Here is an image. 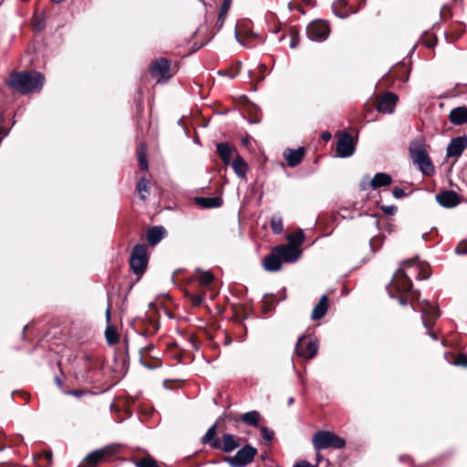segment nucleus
I'll return each instance as SVG.
<instances>
[{"label":"nucleus","mask_w":467,"mask_h":467,"mask_svg":"<svg viewBox=\"0 0 467 467\" xmlns=\"http://www.w3.org/2000/svg\"><path fill=\"white\" fill-rule=\"evenodd\" d=\"M44 83V75L36 71L15 72L10 75L7 81L9 87L23 95L39 92Z\"/></svg>","instance_id":"f257e3e1"},{"label":"nucleus","mask_w":467,"mask_h":467,"mask_svg":"<svg viewBox=\"0 0 467 467\" xmlns=\"http://www.w3.org/2000/svg\"><path fill=\"white\" fill-rule=\"evenodd\" d=\"M294 467H317V465H313L306 461H300L296 462Z\"/></svg>","instance_id":"c03bdc74"},{"label":"nucleus","mask_w":467,"mask_h":467,"mask_svg":"<svg viewBox=\"0 0 467 467\" xmlns=\"http://www.w3.org/2000/svg\"><path fill=\"white\" fill-rule=\"evenodd\" d=\"M449 120L455 126L467 124V107L460 106L452 109L449 114Z\"/></svg>","instance_id":"dca6fc26"},{"label":"nucleus","mask_w":467,"mask_h":467,"mask_svg":"<svg viewBox=\"0 0 467 467\" xmlns=\"http://www.w3.org/2000/svg\"><path fill=\"white\" fill-rule=\"evenodd\" d=\"M57 383L59 386H61V384H62L59 379H57Z\"/></svg>","instance_id":"052dcab7"},{"label":"nucleus","mask_w":467,"mask_h":467,"mask_svg":"<svg viewBox=\"0 0 467 467\" xmlns=\"http://www.w3.org/2000/svg\"><path fill=\"white\" fill-rule=\"evenodd\" d=\"M400 305H402V306L407 305V301H406L405 299H403L402 297H400Z\"/></svg>","instance_id":"5fc2aeb1"},{"label":"nucleus","mask_w":467,"mask_h":467,"mask_svg":"<svg viewBox=\"0 0 467 467\" xmlns=\"http://www.w3.org/2000/svg\"><path fill=\"white\" fill-rule=\"evenodd\" d=\"M64 0H52V2L56 3V4H59L61 2H63Z\"/></svg>","instance_id":"4d7b16f0"},{"label":"nucleus","mask_w":467,"mask_h":467,"mask_svg":"<svg viewBox=\"0 0 467 467\" xmlns=\"http://www.w3.org/2000/svg\"><path fill=\"white\" fill-rule=\"evenodd\" d=\"M392 180L389 175L383 172L376 173L375 176L369 181V186L376 190L382 186H387L391 183Z\"/></svg>","instance_id":"5701e85b"},{"label":"nucleus","mask_w":467,"mask_h":467,"mask_svg":"<svg viewBox=\"0 0 467 467\" xmlns=\"http://www.w3.org/2000/svg\"><path fill=\"white\" fill-rule=\"evenodd\" d=\"M467 149V136L453 138L447 146V158H459Z\"/></svg>","instance_id":"f8f14e48"},{"label":"nucleus","mask_w":467,"mask_h":467,"mask_svg":"<svg viewBox=\"0 0 467 467\" xmlns=\"http://www.w3.org/2000/svg\"><path fill=\"white\" fill-rule=\"evenodd\" d=\"M403 194H404L403 190H402V189H400V188H395V189L393 190V195H394V197H396V198H400V197H402V196H403Z\"/></svg>","instance_id":"de8ad7c7"},{"label":"nucleus","mask_w":467,"mask_h":467,"mask_svg":"<svg viewBox=\"0 0 467 467\" xmlns=\"http://www.w3.org/2000/svg\"><path fill=\"white\" fill-rule=\"evenodd\" d=\"M389 285L392 289L403 294L410 292L412 288L411 281L402 269L395 272Z\"/></svg>","instance_id":"9d476101"},{"label":"nucleus","mask_w":467,"mask_h":467,"mask_svg":"<svg viewBox=\"0 0 467 467\" xmlns=\"http://www.w3.org/2000/svg\"><path fill=\"white\" fill-rule=\"evenodd\" d=\"M70 393L75 395V396H78L79 395L78 391H71Z\"/></svg>","instance_id":"bf43d9fd"},{"label":"nucleus","mask_w":467,"mask_h":467,"mask_svg":"<svg viewBox=\"0 0 467 467\" xmlns=\"http://www.w3.org/2000/svg\"><path fill=\"white\" fill-rule=\"evenodd\" d=\"M436 200L443 207L451 208L458 204V195L452 191H446L437 194Z\"/></svg>","instance_id":"a211bd4d"},{"label":"nucleus","mask_w":467,"mask_h":467,"mask_svg":"<svg viewBox=\"0 0 467 467\" xmlns=\"http://www.w3.org/2000/svg\"><path fill=\"white\" fill-rule=\"evenodd\" d=\"M148 183L149 182L145 178H141L138 182L137 189L141 200H145L149 192Z\"/></svg>","instance_id":"473e14b6"},{"label":"nucleus","mask_w":467,"mask_h":467,"mask_svg":"<svg viewBox=\"0 0 467 467\" xmlns=\"http://www.w3.org/2000/svg\"><path fill=\"white\" fill-rule=\"evenodd\" d=\"M404 266L405 267H409V268H413L414 267V263L411 260L406 261V262H404Z\"/></svg>","instance_id":"603ef678"},{"label":"nucleus","mask_w":467,"mask_h":467,"mask_svg":"<svg viewBox=\"0 0 467 467\" xmlns=\"http://www.w3.org/2000/svg\"><path fill=\"white\" fill-rule=\"evenodd\" d=\"M263 265L265 269L270 272L278 271L281 268L282 261L275 249L265 256Z\"/></svg>","instance_id":"6ab92c4d"},{"label":"nucleus","mask_w":467,"mask_h":467,"mask_svg":"<svg viewBox=\"0 0 467 467\" xmlns=\"http://www.w3.org/2000/svg\"><path fill=\"white\" fill-rule=\"evenodd\" d=\"M106 317H107V319L109 320V317H110V310H109V308H108L107 311H106Z\"/></svg>","instance_id":"6e6d98bb"},{"label":"nucleus","mask_w":467,"mask_h":467,"mask_svg":"<svg viewBox=\"0 0 467 467\" xmlns=\"http://www.w3.org/2000/svg\"><path fill=\"white\" fill-rule=\"evenodd\" d=\"M428 277V274H425L421 278L424 279V278H427Z\"/></svg>","instance_id":"680f3d73"},{"label":"nucleus","mask_w":467,"mask_h":467,"mask_svg":"<svg viewBox=\"0 0 467 467\" xmlns=\"http://www.w3.org/2000/svg\"><path fill=\"white\" fill-rule=\"evenodd\" d=\"M256 451L255 448L250 445H245L240 449L234 456L228 457L225 461L231 467H245L248 463L253 462Z\"/></svg>","instance_id":"6e6552de"},{"label":"nucleus","mask_w":467,"mask_h":467,"mask_svg":"<svg viewBox=\"0 0 467 467\" xmlns=\"http://www.w3.org/2000/svg\"><path fill=\"white\" fill-rule=\"evenodd\" d=\"M138 159L140 168L143 171L148 170V162L146 158V150L143 148V145L140 144V150L138 151Z\"/></svg>","instance_id":"2f4dec72"},{"label":"nucleus","mask_w":467,"mask_h":467,"mask_svg":"<svg viewBox=\"0 0 467 467\" xmlns=\"http://www.w3.org/2000/svg\"><path fill=\"white\" fill-rule=\"evenodd\" d=\"M456 253L457 254H466L467 253V247L466 246H463V247L458 246L456 248Z\"/></svg>","instance_id":"09e8293b"},{"label":"nucleus","mask_w":467,"mask_h":467,"mask_svg":"<svg viewBox=\"0 0 467 467\" xmlns=\"http://www.w3.org/2000/svg\"><path fill=\"white\" fill-rule=\"evenodd\" d=\"M147 248L145 244H136L130 258V265L132 271L137 274H142L147 266Z\"/></svg>","instance_id":"20e7f679"},{"label":"nucleus","mask_w":467,"mask_h":467,"mask_svg":"<svg viewBox=\"0 0 467 467\" xmlns=\"http://www.w3.org/2000/svg\"><path fill=\"white\" fill-rule=\"evenodd\" d=\"M271 228L275 234H280L283 231V221L280 216H274L271 220Z\"/></svg>","instance_id":"c9c22d12"},{"label":"nucleus","mask_w":467,"mask_h":467,"mask_svg":"<svg viewBox=\"0 0 467 467\" xmlns=\"http://www.w3.org/2000/svg\"><path fill=\"white\" fill-rule=\"evenodd\" d=\"M410 157L424 175L431 176L434 173V166L424 148L421 146L410 148Z\"/></svg>","instance_id":"7ed1b4c3"},{"label":"nucleus","mask_w":467,"mask_h":467,"mask_svg":"<svg viewBox=\"0 0 467 467\" xmlns=\"http://www.w3.org/2000/svg\"><path fill=\"white\" fill-rule=\"evenodd\" d=\"M304 155L305 150L302 147H299L296 150L286 149L284 152V157L290 167L297 166L301 162Z\"/></svg>","instance_id":"f3484780"},{"label":"nucleus","mask_w":467,"mask_h":467,"mask_svg":"<svg viewBox=\"0 0 467 467\" xmlns=\"http://www.w3.org/2000/svg\"><path fill=\"white\" fill-rule=\"evenodd\" d=\"M217 152L225 165L230 164L232 149L226 143L217 144Z\"/></svg>","instance_id":"bb28decb"},{"label":"nucleus","mask_w":467,"mask_h":467,"mask_svg":"<svg viewBox=\"0 0 467 467\" xmlns=\"http://www.w3.org/2000/svg\"><path fill=\"white\" fill-rule=\"evenodd\" d=\"M369 181L370 179L368 177H366L362 180L360 183V189L362 191H366L368 189V186H369Z\"/></svg>","instance_id":"a18cd8bd"},{"label":"nucleus","mask_w":467,"mask_h":467,"mask_svg":"<svg viewBox=\"0 0 467 467\" xmlns=\"http://www.w3.org/2000/svg\"><path fill=\"white\" fill-rule=\"evenodd\" d=\"M215 434H216V424H213L208 429L205 435L202 438V443L210 442L212 440L214 439Z\"/></svg>","instance_id":"4c0bfd02"},{"label":"nucleus","mask_w":467,"mask_h":467,"mask_svg":"<svg viewBox=\"0 0 467 467\" xmlns=\"http://www.w3.org/2000/svg\"><path fill=\"white\" fill-rule=\"evenodd\" d=\"M259 68L262 72H264L266 69V66L265 64H260Z\"/></svg>","instance_id":"864d4df0"},{"label":"nucleus","mask_w":467,"mask_h":467,"mask_svg":"<svg viewBox=\"0 0 467 467\" xmlns=\"http://www.w3.org/2000/svg\"><path fill=\"white\" fill-rule=\"evenodd\" d=\"M289 35L291 37L289 46L291 48H296L299 45L298 32L296 28H290Z\"/></svg>","instance_id":"58836bf2"},{"label":"nucleus","mask_w":467,"mask_h":467,"mask_svg":"<svg viewBox=\"0 0 467 467\" xmlns=\"http://www.w3.org/2000/svg\"><path fill=\"white\" fill-rule=\"evenodd\" d=\"M321 137L324 140L328 141L331 139V134L326 131L322 133Z\"/></svg>","instance_id":"8fccbe9b"},{"label":"nucleus","mask_w":467,"mask_h":467,"mask_svg":"<svg viewBox=\"0 0 467 467\" xmlns=\"http://www.w3.org/2000/svg\"><path fill=\"white\" fill-rule=\"evenodd\" d=\"M232 167L237 176L244 178L247 172L248 166L246 161L239 155L233 161Z\"/></svg>","instance_id":"393cba45"},{"label":"nucleus","mask_w":467,"mask_h":467,"mask_svg":"<svg viewBox=\"0 0 467 467\" xmlns=\"http://www.w3.org/2000/svg\"><path fill=\"white\" fill-rule=\"evenodd\" d=\"M195 203L202 208H217L223 204V199L221 197H197L195 198Z\"/></svg>","instance_id":"aec40b11"},{"label":"nucleus","mask_w":467,"mask_h":467,"mask_svg":"<svg viewBox=\"0 0 467 467\" xmlns=\"http://www.w3.org/2000/svg\"><path fill=\"white\" fill-rule=\"evenodd\" d=\"M104 456L101 454L100 450H96L89 454L84 460V463L88 467L96 466L99 462L104 460Z\"/></svg>","instance_id":"cd10ccee"},{"label":"nucleus","mask_w":467,"mask_h":467,"mask_svg":"<svg viewBox=\"0 0 467 467\" xmlns=\"http://www.w3.org/2000/svg\"><path fill=\"white\" fill-rule=\"evenodd\" d=\"M261 431V435L263 437V439H265L266 441L270 442L272 441V440L274 439V431L270 429H268L267 427H261L260 429Z\"/></svg>","instance_id":"ea45409f"},{"label":"nucleus","mask_w":467,"mask_h":467,"mask_svg":"<svg viewBox=\"0 0 467 467\" xmlns=\"http://www.w3.org/2000/svg\"><path fill=\"white\" fill-rule=\"evenodd\" d=\"M136 467H159L157 462L151 457H145L135 462Z\"/></svg>","instance_id":"72a5a7b5"},{"label":"nucleus","mask_w":467,"mask_h":467,"mask_svg":"<svg viewBox=\"0 0 467 467\" xmlns=\"http://www.w3.org/2000/svg\"><path fill=\"white\" fill-rule=\"evenodd\" d=\"M165 235V229L162 226H154L147 232V240L150 244H157Z\"/></svg>","instance_id":"4be33fe9"},{"label":"nucleus","mask_w":467,"mask_h":467,"mask_svg":"<svg viewBox=\"0 0 467 467\" xmlns=\"http://www.w3.org/2000/svg\"><path fill=\"white\" fill-rule=\"evenodd\" d=\"M287 240L289 242L288 245H292L296 248V246H299L302 244V243L305 240V236L302 231L291 234L287 236Z\"/></svg>","instance_id":"7c9ffc66"},{"label":"nucleus","mask_w":467,"mask_h":467,"mask_svg":"<svg viewBox=\"0 0 467 467\" xmlns=\"http://www.w3.org/2000/svg\"><path fill=\"white\" fill-rule=\"evenodd\" d=\"M306 34L310 40L322 42L330 34V26L325 20H314L306 27Z\"/></svg>","instance_id":"39448f33"},{"label":"nucleus","mask_w":467,"mask_h":467,"mask_svg":"<svg viewBox=\"0 0 467 467\" xmlns=\"http://www.w3.org/2000/svg\"><path fill=\"white\" fill-rule=\"evenodd\" d=\"M323 460V456L322 454L320 453V451H317V454H316V461H317V464Z\"/></svg>","instance_id":"3c124183"},{"label":"nucleus","mask_w":467,"mask_h":467,"mask_svg":"<svg viewBox=\"0 0 467 467\" xmlns=\"http://www.w3.org/2000/svg\"><path fill=\"white\" fill-rule=\"evenodd\" d=\"M333 11L337 17L346 18L351 14H355L360 8L358 5L349 4L346 0H337L333 3Z\"/></svg>","instance_id":"4468645a"},{"label":"nucleus","mask_w":467,"mask_h":467,"mask_svg":"<svg viewBox=\"0 0 467 467\" xmlns=\"http://www.w3.org/2000/svg\"><path fill=\"white\" fill-rule=\"evenodd\" d=\"M193 276L203 286H208L213 281V275L210 271L196 269Z\"/></svg>","instance_id":"a878e982"},{"label":"nucleus","mask_w":467,"mask_h":467,"mask_svg":"<svg viewBox=\"0 0 467 467\" xmlns=\"http://www.w3.org/2000/svg\"><path fill=\"white\" fill-rule=\"evenodd\" d=\"M231 5H232V0H223V1L222 6L219 11V15H218V21H217L219 28L223 26V25L225 21V18L227 16V14L231 7Z\"/></svg>","instance_id":"c756f323"},{"label":"nucleus","mask_w":467,"mask_h":467,"mask_svg":"<svg viewBox=\"0 0 467 467\" xmlns=\"http://www.w3.org/2000/svg\"><path fill=\"white\" fill-rule=\"evenodd\" d=\"M189 296L193 306H199L204 300V295H190Z\"/></svg>","instance_id":"a19ab883"},{"label":"nucleus","mask_w":467,"mask_h":467,"mask_svg":"<svg viewBox=\"0 0 467 467\" xmlns=\"http://www.w3.org/2000/svg\"><path fill=\"white\" fill-rule=\"evenodd\" d=\"M313 446L316 451H320L328 448L342 449L346 445L343 438L328 431H319L312 438Z\"/></svg>","instance_id":"f03ea898"},{"label":"nucleus","mask_w":467,"mask_h":467,"mask_svg":"<svg viewBox=\"0 0 467 467\" xmlns=\"http://www.w3.org/2000/svg\"><path fill=\"white\" fill-rule=\"evenodd\" d=\"M150 72L158 83L166 82L171 78L170 61L165 58L155 60L150 67Z\"/></svg>","instance_id":"1a4fd4ad"},{"label":"nucleus","mask_w":467,"mask_h":467,"mask_svg":"<svg viewBox=\"0 0 467 467\" xmlns=\"http://www.w3.org/2000/svg\"><path fill=\"white\" fill-rule=\"evenodd\" d=\"M293 402H294V399H293V398H290V399L288 400V404H289V405H291Z\"/></svg>","instance_id":"13d9d810"},{"label":"nucleus","mask_w":467,"mask_h":467,"mask_svg":"<svg viewBox=\"0 0 467 467\" xmlns=\"http://www.w3.org/2000/svg\"><path fill=\"white\" fill-rule=\"evenodd\" d=\"M327 306H328V300H327V296L324 295L321 296L318 303L313 308L312 316H311L312 319L317 320V319H320L321 317H323L327 311Z\"/></svg>","instance_id":"412c9836"},{"label":"nucleus","mask_w":467,"mask_h":467,"mask_svg":"<svg viewBox=\"0 0 467 467\" xmlns=\"http://www.w3.org/2000/svg\"><path fill=\"white\" fill-rule=\"evenodd\" d=\"M99 450L104 458H106L115 455L118 452V446L116 444H110Z\"/></svg>","instance_id":"e433bc0d"},{"label":"nucleus","mask_w":467,"mask_h":467,"mask_svg":"<svg viewBox=\"0 0 467 467\" xmlns=\"http://www.w3.org/2000/svg\"><path fill=\"white\" fill-rule=\"evenodd\" d=\"M210 442H211V446L213 449H222V447H223V442L219 439H213Z\"/></svg>","instance_id":"37998d69"},{"label":"nucleus","mask_w":467,"mask_h":467,"mask_svg":"<svg viewBox=\"0 0 467 467\" xmlns=\"http://www.w3.org/2000/svg\"><path fill=\"white\" fill-rule=\"evenodd\" d=\"M337 156L341 158L349 157L354 152V143L351 135L344 133L337 141Z\"/></svg>","instance_id":"ddd939ff"},{"label":"nucleus","mask_w":467,"mask_h":467,"mask_svg":"<svg viewBox=\"0 0 467 467\" xmlns=\"http://www.w3.org/2000/svg\"><path fill=\"white\" fill-rule=\"evenodd\" d=\"M242 420L250 426H257L260 420V413L256 410H251L242 415Z\"/></svg>","instance_id":"c85d7f7f"},{"label":"nucleus","mask_w":467,"mask_h":467,"mask_svg":"<svg viewBox=\"0 0 467 467\" xmlns=\"http://www.w3.org/2000/svg\"><path fill=\"white\" fill-rule=\"evenodd\" d=\"M223 447L222 450L225 452H231L239 447L237 439L233 434H224L222 439Z\"/></svg>","instance_id":"b1692460"},{"label":"nucleus","mask_w":467,"mask_h":467,"mask_svg":"<svg viewBox=\"0 0 467 467\" xmlns=\"http://www.w3.org/2000/svg\"><path fill=\"white\" fill-rule=\"evenodd\" d=\"M398 97L391 92H387L378 98L376 109L383 114H390L394 111Z\"/></svg>","instance_id":"9b49d317"},{"label":"nucleus","mask_w":467,"mask_h":467,"mask_svg":"<svg viewBox=\"0 0 467 467\" xmlns=\"http://www.w3.org/2000/svg\"><path fill=\"white\" fill-rule=\"evenodd\" d=\"M455 364L467 368V356L461 355L455 361Z\"/></svg>","instance_id":"79ce46f5"},{"label":"nucleus","mask_w":467,"mask_h":467,"mask_svg":"<svg viewBox=\"0 0 467 467\" xmlns=\"http://www.w3.org/2000/svg\"><path fill=\"white\" fill-rule=\"evenodd\" d=\"M234 36H235L236 40H237V41H238L242 46H244V47H251V46L247 45V44H246V42H245L243 38H241V36H239V34H238V32H237L236 30H235V32H234Z\"/></svg>","instance_id":"49530a36"},{"label":"nucleus","mask_w":467,"mask_h":467,"mask_svg":"<svg viewBox=\"0 0 467 467\" xmlns=\"http://www.w3.org/2000/svg\"><path fill=\"white\" fill-rule=\"evenodd\" d=\"M278 254L282 263H293L296 262L300 256V251L292 245H277L274 248Z\"/></svg>","instance_id":"2eb2a0df"},{"label":"nucleus","mask_w":467,"mask_h":467,"mask_svg":"<svg viewBox=\"0 0 467 467\" xmlns=\"http://www.w3.org/2000/svg\"><path fill=\"white\" fill-rule=\"evenodd\" d=\"M107 341L109 344H114L119 340V335L113 327H108L105 331Z\"/></svg>","instance_id":"f704fd0d"},{"label":"nucleus","mask_w":467,"mask_h":467,"mask_svg":"<svg viewBox=\"0 0 467 467\" xmlns=\"http://www.w3.org/2000/svg\"><path fill=\"white\" fill-rule=\"evenodd\" d=\"M317 339L311 336L300 337L296 346V353L307 359L314 358L317 353Z\"/></svg>","instance_id":"0eeeda50"},{"label":"nucleus","mask_w":467,"mask_h":467,"mask_svg":"<svg viewBox=\"0 0 467 467\" xmlns=\"http://www.w3.org/2000/svg\"><path fill=\"white\" fill-rule=\"evenodd\" d=\"M420 310L422 315L423 326L429 331L430 337H431L433 339H436V335L431 333V329L432 328L434 321L440 316L438 308L430 302L424 300L420 302Z\"/></svg>","instance_id":"423d86ee"}]
</instances>
